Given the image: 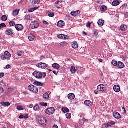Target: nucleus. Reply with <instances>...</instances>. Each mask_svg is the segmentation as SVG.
Returning <instances> with one entry per match:
<instances>
[{
    "mask_svg": "<svg viewBox=\"0 0 128 128\" xmlns=\"http://www.w3.org/2000/svg\"><path fill=\"white\" fill-rule=\"evenodd\" d=\"M84 104L86 106H94V102L88 100L84 102Z\"/></svg>",
    "mask_w": 128,
    "mask_h": 128,
    "instance_id": "obj_14",
    "label": "nucleus"
},
{
    "mask_svg": "<svg viewBox=\"0 0 128 128\" xmlns=\"http://www.w3.org/2000/svg\"><path fill=\"white\" fill-rule=\"evenodd\" d=\"M24 18L26 20H32V17L30 15H26Z\"/></svg>",
    "mask_w": 128,
    "mask_h": 128,
    "instance_id": "obj_31",
    "label": "nucleus"
},
{
    "mask_svg": "<svg viewBox=\"0 0 128 128\" xmlns=\"http://www.w3.org/2000/svg\"><path fill=\"white\" fill-rule=\"evenodd\" d=\"M20 12L19 10H16L13 12V14L14 16H18Z\"/></svg>",
    "mask_w": 128,
    "mask_h": 128,
    "instance_id": "obj_35",
    "label": "nucleus"
},
{
    "mask_svg": "<svg viewBox=\"0 0 128 128\" xmlns=\"http://www.w3.org/2000/svg\"><path fill=\"white\" fill-rule=\"evenodd\" d=\"M6 34H7V36H12V30L10 29L7 30L6 32Z\"/></svg>",
    "mask_w": 128,
    "mask_h": 128,
    "instance_id": "obj_26",
    "label": "nucleus"
},
{
    "mask_svg": "<svg viewBox=\"0 0 128 128\" xmlns=\"http://www.w3.org/2000/svg\"><path fill=\"white\" fill-rule=\"evenodd\" d=\"M19 118H20V120H22V118H24V120H26V118H28V114L20 115Z\"/></svg>",
    "mask_w": 128,
    "mask_h": 128,
    "instance_id": "obj_28",
    "label": "nucleus"
},
{
    "mask_svg": "<svg viewBox=\"0 0 128 128\" xmlns=\"http://www.w3.org/2000/svg\"><path fill=\"white\" fill-rule=\"evenodd\" d=\"M99 62H102V59H99Z\"/></svg>",
    "mask_w": 128,
    "mask_h": 128,
    "instance_id": "obj_61",
    "label": "nucleus"
},
{
    "mask_svg": "<svg viewBox=\"0 0 128 128\" xmlns=\"http://www.w3.org/2000/svg\"><path fill=\"white\" fill-rule=\"evenodd\" d=\"M75 98H76V96L74 95V94L72 93L68 94V100H74Z\"/></svg>",
    "mask_w": 128,
    "mask_h": 128,
    "instance_id": "obj_19",
    "label": "nucleus"
},
{
    "mask_svg": "<svg viewBox=\"0 0 128 128\" xmlns=\"http://www.w3.org/2000/svg\"><path fill=\"white\" fill-rule=\"evenodd\" d=\"M65 23L62 20H60L57 23V26L58 28H64V26Z\"/></svg>",
    "mask_w": 128,
    "mask_h": 128,
    "instance_id": "obj_12",
    "label": "nucleus"
},
{
    "mask_svg": "<svg viewBox=\"0 0 128 128\" xmlns=\"http://www.w3.org/2000/svg\"><path fill=\"white\" fill-rule=\"evenodd\" d=\"M15 28L17 30H24V26L22 24H16Z\"/></svg>",
    "mask_w": 128,
    "mask_h": 128,
    "instance_id": "obj_11",
    "label": "nucleus"
},
{
    "mask_svg": "<svg viewBox=\"0 0 128 128\" xmlns=\"http://www.w3.org/2000/svg\"><path fill=\"white\" fill-rule=\"evenodd\" d=\"M120 30L123 32H126L128 30V27L126 25H122L120 26Z\"/></svg>",
    "mask_w": 128,
    "mask_h": 128,
    "instance_id": "obj_27",
    "label": "nucleus"
},
{
    "mask_svg": "<svg viewBox=\"0 0 128 128\" xmlns=\"http://www.w3.org/2000/svg\"><path fill=\"white\" fill-rule=\"evenodd\" d=\"M72 48H78V42H73V44H72Z\"/></svg>",
    "mask_w": 128,
    "mask_h": 128,
    "instance_id": "obj_25",
    "label": "nucleus"
},
{
    "mask_svg": "<svg viewBox=\"0 0 128 128\" xmlns=\"http://www.w3.org/2000/svg\"><path fill=\"white\" fill-rule=\"evenodd\" d=\"M40 0H34V4H40Z\"/></svg>",
    "mask_w": 128,
    "mask_h": 128,
    "instance_id": "obj_43",
    "label": "nucleus"
},
{
    "mask_svg": "<svg viewBox=\"0 0 128 128\" xmlns=\"http://www.w3.org/2000/svg\"><path fill=\"white\" fill-rule=\"evenodd\" d=\"M33 76L36 78H46V73H42L40 72H34Z\"/></svg>",
    "mask_w": 128,
    "mask_h": 128,
    "instance_id": "obj_1",
    "label": "nucleus"
},
{
    "mask_svg": "<svg viewBox=\"0 0 128 128\" xmlns=\"http://www.w3.org/2000/svg\"><path fill=\"white\" fill-rule=\"evenodd\" d=\"M52 66L54 68H55V70H60V64L56 63L53 64Z\"/></svg>",
    "mask_w": 128,
    "mask_h": 128,
    "instance_id": "obj_23",
    "label": "nucleus"
},
{
    "mask_svg": "<svg viewBox=\"0 0 128 128\" xmlns=\"http://www.w3.org/2000/svg\"><path fill=\"white\" fill-rule=\"evenodd\" d=\"M8 92H10V89H8Z\"/></svg>",
    "mask_w": 128,
    "mask_h": 128,
    "instance_id": "obj_64",
    "label": "nucleus"
},
{
    "mask_svg": "<svg viewBox=\"0 0 128 128\" xmlns=\"http://www.w3.org/2000/svg\"><path fill=\"white\" fill-rule=\"evenodd\" d=\"M122 109L124 110V113L126 114V108H124V107H123Z\"/></svg>",
    "mask_w": 128,
    "mask_h": 128,
    "instance_id": "obj_56",
    "label": "nucleus"
},
{
    "mask_svg": "<svg viewBox=\"0 0 128 128\" xmlns=\"http://www.w3.org/2000/svg\"><path fill=\"white\" fill-rule=\"evenodd\" d=\"M10 58H12V54L8 52H6L4 55L1 56V58L3 60H10Z\"/></svg>",
    "mask_w": 128,
    "mask_h": 128,
    "instance_id": "obj_2",
    "label": "nucleus"
},
{
    "mask_svg": "<svg viewBox=\"0 0 128 128\" xmlns=\"http://www.w3.org/2000/svg\"><path fill=\"white\" fill-rule=\"evenodd\" d=\"M4 76V73H0V78H2Z\"/></svg>",
    "mask_w": 128,
    "mask_h": 128,
    "instance_id": "obj_50",
    "label": "nucleus"
},
{
    "mask_svg": "<svg viewBox=\"0 0 128 128\" xmlns=\"http://www.w3.org/2000/svg\"><path fill=\"white\" fill-rule=\"evenodd\" d=\"M38 68H42V70H46L48 66V65L44 64L42 62H40V64H38L37 65Z\"/></svg>",
    "mask_w": 128,
    "mask_h": 128,
    "instance_id": "obj_8",
    "label": "nucleus"
},
{
    "mask_svg": "<svg viewBox=\"0 0 128 128\" xmlns=\"http://www.w3.org/2000/svg\"><path fill=\"white\" fill-rule=\"evenodd\" d=\"M117 66L118 68H124L125 66L124 64L122 62H118Z\"/></svg>",
    "mask_w": 128,
    "mask_h": 128,
    "instance_id": "obj_17",
    "label": "nucleus"
},
{
    "mask_svg": "<svg viewBox=\"0 0 128 128\" xmlns=\"http://www.w3.org/2000/svg\"><path fill=\"white\" fill-rule=\"evenodd\" d=\"M24 54V52H22V51H20L18 52L17 54L18 56H22V54Z\"/></svg>",
    "mask_w": 128,
    "mask_h": 128,
    "instance_id": "obj_44",
    "label": "nucleus"
},
{
    "mask_svg": "<svg viewBox=\"0 0 128 128\" xmlns=\"http://www.w3.org/2000/svg\"><path fill=\"white\" fill-rule=\"evenodd\" d=\"M53 128H58V126L55 125L53 126Z\"/></svg>",
    "mask_w": 128,
    "mask_h": 128,
    "instance_id": "obj_58",
    "label": "nucleus"
},
{
    "mask_svg": "<svg viewBox=\"0 0 128 128\" xmlns=\"http://www.w3.org/2000/svg\"><path fill=\"white\" fill-rule=\"evenodd\" d=\"M10 92H7V94H10Z\"/></svg>",
    "mask_w": 128,
    "mask_h": 128,
    "instance_id": "obj_63",
    "label": "nucleus"
},
{
    "mask_svg": "<svg viewBox=\"0 0 128 128\" xmlns=\"http://www.w3.org/2000/svg\"><path fill=\"white\" fill-rule=\"evenodd\" d=\"M39 123L42 126H46L48 124V122L46 121V119L44 117L41 116L39 118Z\"/></svg>",
    "mask_w": 128,
    "mask_h": 128,
    "instance_id": "obj_4",
    "label": "nucleus"
},
{
    "mask_svg": "<svg viewBox=\"0 0 128 128\" xmlns=\"http://www.w3.org/2000/svg\"><path fill=\"white\" fill-rule=\"evenodd\" d=\"M80 14V10H78V11H72L71 12V16H78V14Z\"/></svg>",
    "mask_w": 128,
    "mask_h": 128,
    "instance_id": "obj_15",
    "label": "nucleus"
},
{
    "mask_svg": "<svg viewBox=\"0 0 128 128\" xmlns=\"http://www.w3.org/2000/svg\"><path fill=\"white\" fill-rule=\"evenodd\" d=\"M62 112H64L66 114V112H69L70 110L68 108H62Z\"/></svg>",
    "mask_w": 128,
    "mask_h": 128,
    "instance_id": "obj_36",
    "label": "nucleus"
},
{
    "mask_svg": "<svg viewBox=\"0 0 128 128\" xmlns=\"http://www.w3.org/2000/svg\"><path fill=\"white\" fill-rule=\"evenodd\" d=\"M0 105L2 106H3V108H6L7 106H10V103L8 102H2L0 103Z\"/></svg>",
    "mask_w": 128,
    "mask_h": 128,
    "instance_id": "obj_18",
    "label": "nucleus"
},
{
    "mask_svg": "<svg viewBox=\"0 0 128 128\" xmlns=\"http://www.w3.org/2000/svg\"><path fill=\"white\" fill-rule=\"evenodd\" d=\"M36 38V36L34 34H30L28 37V40H30V42H32L34 40V39Z\"/></svg>",
    "mask_w": 128,
    "mask_h": 128,
    "instance_id": "obj_21",
    "label": "nucleus"
},
{
    "mask_svg": "<svg viewBox=\"0 0 128 128\" xmlns=\"http://www.w3.org/2000/svg\"><path fill=\"white\" fill-rule=\"evenodd\" d=\"M34 110L36 112H38L40 110V107L38 106V104H36L34 107Z\"/></svg>",
    "mask_w": 128,
    "mask_h": 128,
    "instance_id": "obj_34",
    "label": "nucleus"
},
{
    "mask_svg": "<svg viewBox=\"0 0 128 128\" xmlns=\"http://www.w3.org/2000/svg\"><path fill=\"white\" fill-rule=\"evenodd\" d=\"M34 84H35V86H44L43 84L38 82H34Z\"/></svg>",
    "mask_w": 128,
    "mask_h": 128,
    "instance_id": "obj_32",
    "label": "nucleus"
},
{
    "mask_svg": "<svg viewBox=\"0 0 128 128\" xmlns=\"http://www.w3.org/2000/svg\"><path fill=\"white\" fill-rule=\"evenodd\" d=\"M65 44H66V42H62L60 44V46H64Z\"/></svg>",
    "mask_w": 128,
    "mask_h": 128,
    "instance_id": "obj_54",
    "label": "nucleus"
},
{
    "mask_svg": "<svg viewBox=\"0 0 128 128\" xmlns=\"http://www.w3.org/2000/svg\"><path fill=\"white\" fill-rule=\"evenodd\" d=\"M2 28H6V25L4 23L0 24V30H2Z\"/></svg>",
    "mask_w": 128,
    "mask_h": 128,
    "instance_id": "obj_42",
    "label": "nucleus"
},
{
    "mask_svg": "<svg viewBox=\"0 0 128 128\" xmlns=\"http://www.w3.org/2000/svg\"><path fill=\"white\" fill-rule=\"evenodd\" d=\"M54 112H56V109H54V108H48L45 110L46 114H48V116H52V114H54Z\"/></svg>",
    "mask_w": 128,
    "mask_h": 128,
    "instance_id": "obj_3",
    "label": "nucleus"
},
{
    "mask_svg": "<svg viewBox=\"0 0 128 128\" xmlns=\"http://www.w3.org/2000/svg\"><path fill=\"white\" fill-rule=\"evenodd\" d=\"M60 0L57 1L55 6H58L60 4Z\"/></svg>",
    "mask_w": 128,
    "mask_h": 128,
    "instance_id": "obj_51",
    "label": "nucleus"
},
{
    "mask_svg": "<svg viewBox=\"0 0 128 128\" xmlns=\"http://www.w3.org/2000/svg\"><path fill=\"white\" fill-rule=\"evenodd\" d=\"M90 24H92L90 23V22H88V24H86L87 28H90Z\"/></svg>",
    "mask_w": 128,
    "mask_h": 128,
    "instance_id": "obj_48",
    "label": "nucleus"
},
{
    "mask_svg": "<svg viewBox=\"0 0 128 128\" xmlns=\"http://www.w3.org/2000/svg\"><path fill=\"white\" fill-rule=\"evenodd\" d=\"M114 90L116 92H120V88L118 85L114 86Z\"/></svg>",
    "mask_w": 128,
    "mask_h": 128,
    "instance_id": "obj_20",
    "label": "nucleus"
},
{
    "mask_svg": "<svg viewBox=\"0 0 128 128\" xmlns=\"http://www.w3.org/2000/svg\"><path fill=\"white\" fill-rule=\"evenodd\" d=\"M17 110H24V106H17Z\"/></svg>",
    "mask_w": 128,
    "mask_h": 128,
    "instance_id": "obj_38",
    "label": "nucleus"
},
{
    "mask_svg": "<svg viewBox=\"0 0 128 128\" xmlns=\"http://www.w3.org/2000/svg\"><path fill=\"white\" fill-rule=\"evenodd\" d=\"M98 26H102L104 24V20H99L98 22Z\"/></svg>",
    "mask_w": 128,
    "mask_h": 128,
    "instance_id": "obj_30",
    "label": "nucleus"
},
{
    "mask_svg": "<svg viewBox=\"0 0 128 128\" xmlns=\"http://www.w3.org/2000/svg\"><path fill=\"white\" fill-rule=\"evenodd\" d=\"M9 24L10 26H16V22L14 21H11L10 22Z\"/></svg>",
    "mask_w": 128,
    "mask_h": 128,
    "instance_id": "obj_40",
    "label": "nucleus"
},
{
    "mask_svg": "<svg viewBox=\"0 0 128 128\" xmlns=\"http://www.w3.org/2000/svg\"><path fill=\"white\" fill-rule=\"evenodd\" d=\"M38 8H40V7H35L34 8H31L30 9H28V12H34V10H38Z\"/></svg>",
    "mask_w": 128,
    "mask_h": 128,
    "instance_id": "obj_29",
    "label": "nucleus"
},
{
    "mask_svg": "<svg viewBox=\"0 0 128 128\" xmlns=\"http://www.w3.org/2000/svg\"><path fill=\"white\" fill-rule=\"evenodd\" d=\"M58 38H60L61 40H68V36L62 34L58 35Z\"/></svg>",
    "mask_w": 128,
    "mask_h": 128,
    "instance_id": "obj_13",
    "label": "nucleus"
},
{
    "mask_svg": "<svg viewBox=\"0 0 128 128\" xmlns=\"http://www.w3.org/2000/svg\"><path fill=\"white\" fill-rule=\"evenodd\" d=\"M94 94H98V91L95 90V91H94Z\"/></svg>",
    "mask_w": 128,
    "mask_h": 128,
    "instance_id": "obj_59",
    "label": "nucleus"
},
{
    "mask_svg": "<svg viewBox=\"0 0 128 128\" xmlns=\"http://www.w3.org/2000/svg\"><path fill=\"white\" fill-rule=\"evenodd\" d=\"M50 92H48L44 94L43 98L44 100H50Z\"/></svg>",
    "mask_w": 128,
    "mask_h": 128,
    "instance_id": "obj_10",
    "label": "nucleus"
},
{
    "mask_svg": "<svg viewBox=\"0 0 128 128\" xmlns=\"http://www.w3.org/2000/svg\"><path fill=\"white\" fill-rule=\"evenodd\" d=\"M48 16L50 18H53V16H54V12H51L48 14Z\"/></svg>",
    "mask_w": 128,
    "mask_h": 128,
    "instance_id": "obj_46",
    "label": "nucleus"
},
{
    "mask_svg": "<svg viewBox=\"0 0 128 128\" xmlns=\"http://www.w3.org/2000/svg\"><path fill=\"white\" fill-rule=\"evenodd\" d=\"M4 88H0V94H4Z\"/></svg>",
    "mask_w": 128,
    "mask_h": 128,
    "instance_id": "obj_47",
    "label": "nucleus"
},
{
    "mask_svg": "<svg viewBox=\"0 0 128 128\" xmlns=\"http://www.w3.org/2000/svg\"><path fill=\"white\" fill-rule=\"evenodd\" d=\"M40 104L42 106H48V103L41 102L40 103Z\"/></svg>",
    "mask_w": 128,
    "mask_h": 128,
    "instance_id": "obj_45",
    "label": "nucleus"
},
{
    "mask_svg": "<svg viewBox=\"0 0 128 128\" xmlns=\"http://www.w3.org/2000/svg\"><path fill=\"white\" fill-rule=\"evenodd\" d=\"M34 108V105L33 104H30V108Z\"/></svg>",
    "mask_w": 128,
    "mask_h": 128,
    "instance_id": "obj_57",
    "label": "nucleus"
},
{
    "mask_svg": "<svg viewBox=\"0 0 128 128\" xmlns=\"http://www.w3.org/2000/svg\"><path fill=\"white\" fill-rule=\"evenodd\" d=\"M53 73L56 74V76H58V72H56V71H53Z\"/></svg>",
    "mask_w": 128,
    "mask_h": 128,
    "instance_id": "obj_52",
    "label": "nucleus"
},
{
    "mask_svg": "<svg viewBox=\"0 0 128 128\" xmlns=\"http://www.w3.org/2000/svg\"><path fill=\"white\" fill-rule=\"evenodd\" d=\"M113 115L114 118H117V119L122 118V116H120V113L118 112H114L113 113Z\"/></svg>",
    "mask_w": 128,
    "mask_h": 128,
    "instance_id": "obj_16",
    "label": "nucleus"
},
{
    "mask_svg": "<svg viewBox=\"0 0 128 128\" xmlns=\"http://www.w3.org/2000/svg\"><path fill=\"white\" fill-rule=\"evenodd\" d=\"M98 90L99 92H106V86L101 84L98 86Z\"/></svg>",
    "mask_w": 128,
    "mask_h": 128,
    "instance_id": "obj_6",
    "label": "nucleus"
},
{
    "mask_svg": "<svg viewBox=\"0 0 128 128\" xmlns=\"http://www.w3.org/2000/svg\"><path fill=\"white\" fill-rule=\"evenodd\" d=\"M29 90L30 92H34L35 94L38 92V89L37 88L34 87V85H30L29 86Z\"/></svg>",
    "mask_w": 128,
    "mask_h": 128,
    "instance_id": "obj_5",
    "label": "nucleus"
},
{
    "mask_svg": "<svg viewBox=\"0 0 128 128\" xmlns=\"http://www.w3.org/2000/svg\"><path fill=\"white\" fill-rule=\"evenodd\" d=\"M116 123L114 122H110L105 123L102 125V128H108L112 126H114Z\"/></svg>",
    "mask_w": 128,
    "mask_h": 128,
    "instance_id": "obj_7",
    "label": "nucleus"
},
{
    "mask_svg": "<svg viewBox=\"0 0 128 128\" xmlns=\"http://www.w3.org/2000/svg\"><path fill=\"white\" fill-rule=\"evenodd\" d=\"M2 20L3 22H6V20H8V16L6 15H4L2 17Z\"/></svg>",
    "mask_w": 128,
    "mask_h": 128,
    "instance_id": "obj_33",
    "label": "nucleus"
},
{
    "mask_svg": "<svg viewBox=\"0 0 128 128\" xmlns=\"http://www.w3.org/2000/svg\"><path fill=\"white\" fill-rule=\"evenodd\" d=\"M66 116L68 120H70L72 118V114L68 113L66 114Z\"/></svg>",
    "mask_w": 128,
    "mask_h": 128,
    "instance_id": "obj_39",
    "label": "nucleus"
},
{
    "mask_svg": "<svg viewBox=\"0 0 128 128\" xmlns=\"http://www.w3.org/2000/svg\"><path fill=\"white\" fill-rule=\"evenodd\" d=\"M31 26L32 30H34V28H38L40 25L38 22L34 21L32 23Z\"/></svg>",
    "mask_w": 128,
    "mask_h": 128,
    "instance_id": "obj_9",
    "label": "nucleus"
},
{
    "mask_svg": "<svg viewBox=\"0 0 128 128\" xmlns=\"http://www.w3.org/2000/svg\"><path fill=\"white\" fill-rule=\"evenodd\" d=\"M120 1L118 0H115L112 3V6H120Z\"/></svg>",
    "mask_w": 128,
    "mask_h": 128,
    "instance_id": "obj_24",
    "label": "nucleus"
},
{
    "mask_svg": "<svg viewBox=\"0 0 128 128\" xmlns=\"http://www.w3.org/2000/svg\"><path fill=\"white\" fill-rule=\"evenodd\" d=\"M43 24H48V22L46 21H44Z\"/></svg>",
    "mask_w": 128,
    "mask_h": 128,
    "instance_id": "obj_55",
    "label": "nucleus"
},
{
    "mask_svg": "<svg viewBox=\"0 0 128 128\" xmlns=\"http://www.w3.org/2000/svg\"><path fill=\"white\" fill-rule=\"evenodd\" d=\"M84 34H86V36L87 34L86 32H84Z\"/></svg>",
    "mask_w": 128,
    "mask_h": 128,
    "instance_id": "obj_62",
    "label": "nucleus"
},
{
    "mask_svg": "<svg viewBox=\"0 0 128 128\" xmlns=\"http://www.w3.org/2000/svg\"><path fill=\"white\" fill-rule=\"evenodd\" d=\"M126 8V5L124 4V5H122V6H121L120 8H122V10H124V8Z\"/></svg>",
    "mask_w": 128,
    "mask_h": 128,
    "instance_id": "obj_49",
    "label": "nucleus"
},
{
    "mask_svg": "<svg viewBox=\"0 0 128 128\" xmlns=\"http://www.w3.org/2000/svg\"><path fill=\"white\" fill-rule=\"evenodd\" d=\"M100 10L101 12H106V10H108V8H106V6H102Z\"/></svg>",
    "mask_w": 128,
    "mask_h": 128,
    "instance_id": "obj_37",
    "label": "nucleus"
},
{
    "mask_svg": "<svg viewBox=\"0 0 128 128\" xmlns=\"http://www.w3.org/2000/svg\"><path fill=\"white\" fill-rule=\"evenodd\" d=\"M112 64L114 66H118V62L112 60Z\"/></svg>",
    "mask_w": 128,
    "mask_h": 128,
    "instance_id": "obj_41",
    "label": "nucleus"
},
{
    "mask_svg": "<svg viewBox=\"0 0 128 128\" xmlns=\"http://www.w3.org/2000/svg\"><path fill=\"white\" fill-rule=\"evenodd\" d=\"M70 72L73 74L76 72V67L74 66H71Z\"/></svg>",
    "mask_w": 128,
    "mask_h": 128,
    "instance_id": "obj_22",
    "label": "nucleus"
},
{
    "mask_svg": "<svg viewBox=\"0 0 128 128\" xmlns=\"http://www.w3.org/2000/svg\"><path fill=\"white\" fill-rule=\"evenodd\" d=\"M6 68L7 70H8V68H10V64L7 65V66H6Z\"/></svg>",
    "mask_w": 128,
    "mask_h": 128,
    "instance_id": "obj_53",
    "label": "nucleus"
},
{
    "mask_svg": "<svg viewBox=\"0 0 128 128\" xmlns=\"http://www.w3.org/2000/svg\"><path fill=\"white\" fill-rule=\"evenodd\" d=\"M44 56H41V60H44Z\"/></svg>",
    "mask_w": 128,
    "mask_h": 128,
    "instance_id": "obj_60",
    "label": "nucleus"
}]
</instances>
